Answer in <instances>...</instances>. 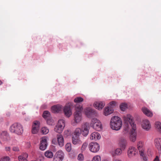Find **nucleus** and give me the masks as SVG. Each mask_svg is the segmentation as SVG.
<instances>
[{
    "label": "nucleus",
    "instance_id": "obj_2",
    "mask_svg": "<svg viewBox=\"0 0 161 161\" xmlns=\"http://www.w3.org/2000/svg\"><path fill=\"white\" fill-rule=\"evenodd\" d=\"M89 126L87 124H85L82 125V129L78 128L76 129L74 132V135L79 137L81 134L84 136H86L89 133Z\"/></svg>",
    "mask_w": 161,
    "mask_h": 161
},
{
    "label": "nucleus",
    "instance_id": "obj_50",
    "mask_svg": "<svg viewBox=\"0 0 161 161\" xmlns=\"http://www.w3.org/2000/svg\"><path fill=\"white\" fill-rule=\"evenodd\" d=\"M143 160H144V161H147V159L145 158H143Z\"/></svg>",
    "mask_w": 161,
    "mask_h": 161
},
{
    "label": "nucleus",
    "instance_id": "obj_27",
    "mask_svg": "<svg viewBox=\"0 0 161 161\" xmlns=\"http://www.w3.org/2000/svg\"><path fill=\"white\" fill-rule=\"evenodd\" d=\"M121 148H117L114 151L112 152V154L113 156H114L115 155H120L122 153Z\"/></svg>",
    "mask_w": 161,
    "mask_h": 161
},
{
    "label": "nucleus",
    "instance_id": "obj_31",
    "mask_svg": "<svg viewBox=\"0 0 161 161\" xmlns=\"http://www.w3.org/2000/svg\"><path fill=\"white\" fill-rule=\"evenodd\" d=\"M42 116L44 118L47 119L50 117V114L48 111H45L43 113Z\"/></svg>",
    "mask_w": 161,
    "mask_h": 161
},
{
    "label": "nucleus",
    "instance_id": "obj_5",
    "mask_svg": "<svg viewBox=\"0 0 161 161\" xmlns=\"http://www.w3.org/2000/svg\"><path fill=\"white\" fill-rule=\"evenodd\" d=\"M91 125L97 131H100L102 129V125L101 122L96 118H95L92 119Z\"/></svg>",
    "mask_w": 161,
    "mask_h": 161
},
{
    "label": "nucleus",
    "instance_id": "obj_38",
    "mask_svg": "<svg viewBox=\"0 0 161 161\" xmlns=\"http://www.w3.org/2000/svg\"><path fill=\"white\" fill-rule=\"evenodd\" d=\"M77 159L79 161H83L84 160V157L83 155L81 153L79 154L78 156Z\"/></svg>",
    "mask_w": 161,
    "mask_h": 161
},
{
    "label": "nucleus",
    "instance_id": "obj_45",
    "mask_svg": "<svg viewBox=\"0 0 161 161\" xmlns=\"http://www.w3.org/2000/svg\"><path fill=\"white\" fill-rule=\"evenodd\" d=\"M126 127L124 128V130L125 131V133H126L128 132L129 130V125H125Z\"/></svg>",
    "mask_w": 161,
    "mask_h": 161
},
{
    "label": "nucleus",
    "instance_id": "obj_23",
    "mask_svg": "<svg viewBox=\"0 0 161 161\" xmlns=\"http://www.w3.org/2000/svg\"><path fill=\"white\" fill-rule=\"evenodd\" d=\"M52 110L54 113H59L62 110V106L59 105L53 106L52 107Z\"/></svg>",
    "mask_w": 161,
    "mask_h": 161
},
{
    "label": "nucleus",
    "instance_id": "obj_46",
    "mask_svg": "<svg viewBox=\"0 0 161 161\" xmlns=\"http://www.w3.org/2000/svg\"><path fill=\"white\" fill-rule=\"evenodd\" d=\"M153 161H160L159 158L158 156H157Z\"/></svg>",
    "mask_w": 161,
    "mask_h": 161
},
{
    "label": "nucleus",
    "instance_id": "obj_48",
    "mask_svg": "<svg viewBox=\"0 0 161 161\" xmlns=\"http://www.w3.org/2000/svg\"><path fill=\"white\" fill-rule=\"evenodd\" d=\"M113 161H121V160L119 159H114L113 160Z\"/></svg>",
    "mask_w": 161,
    "mask_h": 161
},
{
    "label": "nucleus",
    "instance_id": "obj_4",
    "mask_svg": "<svg viewBox=\"0 0 161 161\" xmlns=\"http://www.w3.org/2000/svg\"><path fill=\"white\" fill-rule=\"evenodd\" d=\"M75 112L74 114L75 121V122H79L81 119V111L83 108L82 106L76 104L75 108Z\"/></svg>",
    "mask_w": 161,
    "mask_h": 161
},
{
    "label": "nucleus",
    "instance_id": "obj_16",
    "mask_svg": "<svg viewBox=\"0 0 161 161\" xmlns=\"http://www.w3.org/2000/svg\"><path fill=\"white\" fill-rule=\"evenodd\" d=\"M40 126V122L37 121L34 122L32 125V133L33 134L37 133L39 130Z\"/></svg>",
    "mask_w": 161,
    "mask_h": 161
},
{
    "label": "nucleus",
    "instance_id": "obj_1",
    "mask_svg": "<svg viewBox=\"0 0 161 161\" xmlns=\"http://www.w3.org/2000/svg\"><path fill=\"white\" fill-rule=\"evenodd\" d=\"M122 125V121L119 117L114 116L112 118L110 122V125L112 129L118 130L120 129Z\"/></svg>",
    "mask_w": 161,
    "mask_h": 161
},
{
    "label": "nucleus",
    "instance_id": "obj_20",
    "mask_svg": "<svg viewBox=\"0 0 161 161\" xmlns=\"http://www.w3.org/2000/svg\"><path fill=\"white\" fill-rule=\"evenodd\" d=\"M101 137L100 135L98 133L94 132L91 134L90 139L91 140H96L100 139Z\"/></svg>",
    "mask_w": 161,
    "mask_h": 161
},
{
    "label": "nucleus",
    "instance_id": "obj_29",
    "mask_svg": "<svg viewBox=\"0 0 161 161\" xmlns=\"http://www.w3.org/2000/svg\"><path fill=\"white\" fill-rule=\"evenodd\" d=\"M80 140L78 137L73 136L72 137V143L74 145H76L79 143Z\"/></svg>",
    "mask_w": 161,
    "mask_h": 161
},
{
    "label": "nucleus",
    "instance_id": "obj_17",
    "mask_svg": "<svg viewBox=\"0 0 161 161\" xmlns=\"http://www.w3.org/2000/svg\"><path fill=\"white\" fill-rule=\"evenodd\" d=\"M136 127L135 129L132 128L130 132V141L132 142H135L136 139L137 133L136 131Z\"/></svg>",
    "mask_w": 161,
    "mask_h": 161
},
{
    "label": "nucleus",
    "instance_id": "obj_43",
    "mask_svg": "<svg viewBox=\"0 0 161 161\" xmlns=\"http://www.w3.org/2000/svg\"><path fill=\"white\" fill-rule=\"evenodd\" d=\"M12 150L13 151L16 152L19 151V147L17 146H14L13 147Z\"/></svg>",
    "mask_w": 161,
    "mask_h": 161
},
{
    "label": "nucleus",
    "instance_id": "obj_12",
    "mask_svg": "<svg viewBox=\"0 0 161 161\" xmlns=\"http://www.w3.org/2000/svg\"><path fill=\"white\" fill-rule=\"evenodd\" d=\"M86 114L87 117L90 118L96 115V112L94 110L90 108H87L85 110Z\"/></svg>",
    "mask_w": 161,
    "mask_h": 161
},
{
    "label": "nucleus",
    "instance_id": "obj_13",
    "mask_svg": "<svg viewBox=\"0 0 161 161\" xmlns=\"http://www.w3.org/2000/svg\"><path fill=\"white\" fill-rule=\"evenodd\" d=\"M137 147L139 151L140 155L143 157L144 151L143 142L142 141L138 142L137 144Z\"/></svg>",
    "mask_w": 161,
    "mask_h": 161
},
{
    "label": "nucleus",
    "instance_id": "obj_49",
    "mask_svg": "<svg viewBox=\"0 0 161 161\" xmlns=\"http://www.w3.org/2000/svg\"><path fill=\"white\" fill-rule=\"evenodd\" d=\"M2 84H3V82L1 80H0V85H1Z\"/></svg>",
    "mask_w": 161,
    "mask_h": 161
},
{
    "label": "nucleus",
    "instance_id": "obj_37",
    "mask_svg": "<svg viewBox=\"0 0 161 161\" xmlns=\"http://www.w3.org/2000/svg\"><path fill=\"white\" fill-rule=\"evenodd\" d=\"M92 161H101V157L99 155L95 156L92 158Z\"/></svg>",
    "mask_w": 161,
    "mask_h": 161
},
{
    "label": "nucleus",
    "instance_id": "obj_21",
    "mask_svg": "<svg viewBox=\"0 0 161 161\" xmlns=\"http://www.w3.org/2000/svg\"><path fill=\"white\" fill-rule=\"evenodd\" d=\"M142 111L143 113L147 116L151 117L153 115L152 112L146 107H143L142 108Z\"/></svg>",
    "mask_w": 161,
    "mask_h": 161
},
{
    "label": "nucleus",
    "instance_id": "obj_15",
    "mask_svg": "<svg viewBox=\"0 0 161 161\" xmlns=\"http://www.w3.org/2000/svg\"><path fill=\"white\" fill-rule=\"evenodd\" d=\"M47 139L45 137H43L41 138L40 144V149L42 150H44L46 148L47 146Z\"/></svg>",
    "mask_w": 161,
    "mask_h": 161
},
{
    "label": "nucleus",
    "instance_id": "obj_33",
    "mask_svg": "<svg viewBox=\"0 0 161 161\" xmlns=\"http://www.w3.org/2000/svg\"><path fill=\"white\" fill-rule=\"evenodd\" d=\"M83 99L80 97L75 98L74 100V102L75 103H80L83 101Z\"/></svg>",
    "mask_w": 161,
    "mask_h": 161
},
{
    "label": "nucleus",
    "instance_id": "obj_26",
    "mask_svg": "<svg viewBox=\"0 0 161 161\" xmlns=\"http://www.w3.org/2000/svg\"><path fill=\"white\" fill-rule=\"evenodd\" d=\"M54 155L63 160L64 157V153L62 151L59 150L56 152Z\"/></svg>",
    "mask_w": 161,
    "mask_h": 161
},
{
    "label": "nucleus",
    "instance_id": "obj_3",
    "mask_svg": "<svg viewBox=\"0 0 161 161\" xmlns=\"http://www.w3.org/2000/svg\"><path fill=\"white\" fill-rule=\"evenodd\" d=\"M10 132L18 135H21L23 132V128L20 123H15L11 125L9 129Z\"/></svg>",
    "mask_w": 161,
    "mask_h": 161
},
{
    "label": "nucleus",
    "instance_id": "obj_51",
    "mask_svg": "<svg viewBox=\"0 0 161 161\" xmlns=\"http://www.w3.org/2000/svg\"><path fill=\"white\" fill-rule=\"evenodd\" d=\"M0 144H2V143L1 142V141H0Z\"/></svg>",
    "mask_w": 161,
    "mask_h": 161
},
{
    "label": "nucleus",
    "instance_id": "obj_47",
    "mask_svg": "<svg viewBox=\"0 0 161 161\" xmlns=\"http://www.w3.org/2000/svg\"><path fill=\"white\" fill-rule=\"evenodd\" d=\"M64 133L67 136H68L70 134V133L69 132V131L68 130L65 131L64 132Z\"/></svg>",
    "mask_w": 161,
    "mask_h": 161
},
{
    "label": "nucleus",
    "instance_id": "obj_39",
    "mask_svg": "<svg viewBox=\"0 0 161 161\" xmlns=\"http://www.w3.org/2000/svg\"><path fill=\"white\" fill-rule=\"evenodd\" d=\"M10 158L8 156L4 157L0 159V161H9Z\"/></svg>",
    "mask_w": 161,
    "mask_h": 161
},
{
    "label": "nucleus",
    "instance_id": "obj_10",
    "mask_svg": "<svg viewBox=\"0 0 161 161\" xmlns=\"http://www.w3.org/2000/svg\"><path fill=\"white\" fill-rule=\"evenodd\" d=\"M137 153L136 149L133 147H130L127 152V156L130 158H131L135 156Z\"/></svg>",
    "mask_w": 161,
    "mask_h": 161
},
{
    "label": "nucleus",
    "instance_id": "obj_36",
    "mask_svg": "<svg viewBox=\"0 0 161 161\" xmlns=\"http://www.w3.org/2000/svg\"><path fill=\"white\" fill-rule=\"evenodd\" d=\"M127 105L126 103H122L120 105V108L122 111H124L127 108Z\"/></svg>",
    "mask_w": 161,
    "mask_h": 161
},
{
    "label": "nucleus",
    "instance_id": "obj_35",
    "mask_svg": "<svg viewBox=\"0 0 161 161\" xmlns=\"http://www.w3.org/2000/svg\"><path fill=\"white\" fill-rule=\"evenodd\" d=\"M65 148L68 152H70L71 149V144L70 143H67L65 145Z\"/></svg>",
    "mask_w": 161,
    "mask_h": 161
},
{
    "label": "nucleus",
    "instance_id": "obj_6",
    "mask_svg": "<svg viewBox=\"0 0 161 161\" xmlns=\"http://www.w3.org/2000/svg\"><path fill=\"white\" fill-rule=\"evenodd\" d=\"M123 119L125 121V125H129L130 124L132 128L135 129L136 126V124H134L133 120V117L130 114H128L123 117Z\"/></svg>",
    "mask_w": 161,
    "mask_h": 161
},
{
    "label": "nucleus",
    "instance_id": "obj_41",
    "mask_svg": "<svg viewBox=\"0 0 161 161\" xmlns=\"http://www.w3.org/2000/svg\"><path fill=\"white\" fill-rule=\"evenodd\" d=\"M5 151L8 153H10L11 151V148L9 146H6L5 147Z\"/></svg>",
    "mask_w": 161,
    "mask_h": 161
},
{
    "label": "nucleus",
    "instance_id": "obj_19",
    "mask_svg": "<svg viewBox=\"0 0 161 161\" xmlns=\"http://www.w3.org/2000/svg\"><path fill=\"white\" fill-rule=\"evenodd\" d=\"M105 105L103 102H97L94 103V107L99 110H101Z\"/></svg>",
    "mask_w": 161,
    "mask_h": 161
},
{
    "label": "nucleus",
    "instance_id": "obj_40",
    "mask_svg": "<svg viewBox=\"0 0 161 161\" xmlns=\"http://www.w3.org/2000/svg\"><path fill=\"white\" fill-rule=\"evenodd\" d=\"M88 144L86 142L84 143L81 147V149L82 151H84L87 147Z\"/></svg>",
    "mask_w": 161,
    "mask_h": 161
},
{
    "label": "nucleus",
    "instance_id": "obj_24",
    "mask_svg": "<svg viewBox=\"0 0 161 161\" xmlns=\"http://www.w3.org/2000/svg\"><path fill=\"white\" fill-rule=\"evenodd\" d=\"M114 112V110L111 107H106L104 110V114L105 116L110 114Z\"/></svg>",
    "mask_w": 161,
    "mask_h": 161
},
{
    "label": "nucleus",
    "instance_id": "obj_14",
    "mask_svg": "<svg viewBox=\"0 0 161 161\" xmlns=\"http://www.w3.org/2000/svg\"><path fill=\"white\" fill-rule=\"evenodd\" d=\"M142 126L143 129L146 130H149L151 128V125L149 121L147 119L143 120L142 123Z\"/></svg>",
    "mask_w": 161,
    "mask_h": 161
},
{
    "label": "nucleus",
    "instance_id": "obj_25",
    "mask_svg": "<svg viewBox=\"0 0 161 161\" xmlns=\"http://www.w3.org/2000/svg\"><path fill=\"white\" fill-rule=\"evenodd\" d=\"M28 156V155L27 153H23L18 157V159L19 161H28L27 158Z\"/></svg>",
    "mask_w": 161,
    "mask_h": 161
},
{
    "label": "nucleus",
    "instance_id": "obj_34",
    "mask_svg": "<svg viewBox=\"0 0 161 161\" xmlns=\"http://www.w3.org/2000/svg\"><path fill=\"white\" fill-rule=\"evenodd\" d=\"M47 124L49 125H53L54 123V120L50 117L47 119Z\"/></svg>",
    "mask_w": 161,
    "mask_h": 161
},
{
    "label": "nucleus",
    "instance_id": "obj_22",
    "mask_svg": "<svg viewBox=\"0 0 161 161\" xmlns=\"http://www.w3.org/2000/svg\"><path fill=\"white\" fill-rule=\"evenodd\" d=\"M0 137L4 141H7L10 138L8 134L5 131H3L1 133Z\"/></svg>",
    "mask_w": 161,
    "mask_h": 161
},
{
    "label": "nucleus",
    "instance_id": "obj_44",
    "mask_svg": "<svg viewBox=\"0 0 161 161\" xmlns=\"http://www.w3.org/2000/svg\"><path fill=\"white\" fill-rule=\"evenodd\" d=\"M116 102L115 101H112L110 103V105L111 107L112 108H113V106H115L116 104Z\"/></svg>",
    "mask_w": 161,
    "mask_h": 161
},
{
    "label": "nucleus",
    "instance_id": "obj_18",
    "mask_svg": "<svg viewBox=\"0 0 161 161\" xmlns=\"http://www.w3.org/2000/svg\"><path fill=\"white\" fill-rule=\"evenodd\" d=\"M127 145V142L126 139L122 138L119 141V145L123 150L125 149Z\"/></svg>",
    "mask_w": 161,
    "mask_h": 161
},
{
    "label": "nucleus",
    "instance_id": "obj_7",
    "mask_svg": "<svg viewBox=\"0 0 161 161\" xmlns=\"http://www.w3.org/2000/svg\"><path fill=\"white\" fill-rule=\"evenodd\" d=\"M65 121L63 119L58 120L57 125L54 128V130L58 133H61L65 126Z\"/></svg>",
    "mask_w": 161,
    "mask_h": 161
},
{
    "label": "nucleus",
    "instance_id": "obj_42",
    "mask_svg": "<svg viewBox=\"0 0 161 161\" xmlns=\"http://www.w3.org/2000/svg\"><path fill=\"white\" fill-rule=\"evenodd\" d=\"M63 160L61 158L54 155L53 161H62Z\"/></svg>",
    "mask_w": 161,
    "mask_h": 161
},
{
    "label": "nucleus",
    "instance_id": "obj_11",
    "mask_svg": "<svg viewBox=\"0 0 161 161\" xmlns=\"http://www.w3.org/2000/svg\"><path fill=\"white\" fill-rule=\"evenodd\" d=\"M71 105H72L71 103H69L65 106L64 108V114L68 117H69L72 114V111L70 108Z\"/></svg>",
    "mask_w": 161,
    "mask_h": 161
},
{
    "label": "nucleus",
    "instance_id": "obj_28",
    "mask_svg": "<svg viewBox=\"0 0 161 161\" xmlns=\"http://www.w3.org/2000/svg\"><path fill=\"white\" fill-rule=\"evenodd\" d=\"M45 156L47 158H51L53 157V153L50 151H47L45 153Z\"/></svg>",
    "mask_w": 161,
    "mask_h": 161
},
{
    "label": "nucleus",
    "instance_id": "obj_9",
    "mask_svg": "<svg viewBox=\"0 0 161 161\" xmlns=\"http://www.w3.org/2000/svg\"><path fill=\"white\" fill-rule=\"evenodd\" d=\"M91 151L93 153H96L99 150V145L96 142H92L90 143L88 146Z\"/></svg>",
    "mask_w": 161,
    "mask_h": 161
},
{
    "label": "nucleus",
    "instance_id": "obj_30",
    "mask_svg": "<svg viewBox=\"0 0 161 161\" xmlns=\"http://www.w3.org/2000/svg\"><path fill=\"white\" fill-rule=\"evenodd\" d=\"M41 130L42 133L44 134H46L49 132L48 129L46 127H44L42 128Z\"/></svg>",
    "mask_w": 161,
    "mask_h": 161
},
{
    "label": "nucleus",
    "instance_id": "obj_8",
    "mask_svg": "<svg viewBox=\"0 0 161 161\" xmlns=\"http://www.w3.org/2000/svg\"><path fill=\"white\" fill-rule=\"evenodd\" d=\"M57 140L56 138L53 139L52 142L53 144H56L58 143L60 147H62L64 145V138L63 136L60 134H58L56 135Z\"/></svg>",
    "mask_w": 161,
    "mask_h": 161
},
{
    "label": "nucleus",
    "instance_id": "obj_32",
    "mask_svg": "<svg viewBox=\"0 0 161 161\" xmlns=\"http://www.w3.org/2000/svg\"><path fill=\"white\" fill-rule=\"evenodd\" d=\"M155 127L161 133V123L159 122H156L155 123Z\"/></svg>",
    "mask_w": 161,
    "mask_h": 161
}]
</instances>
